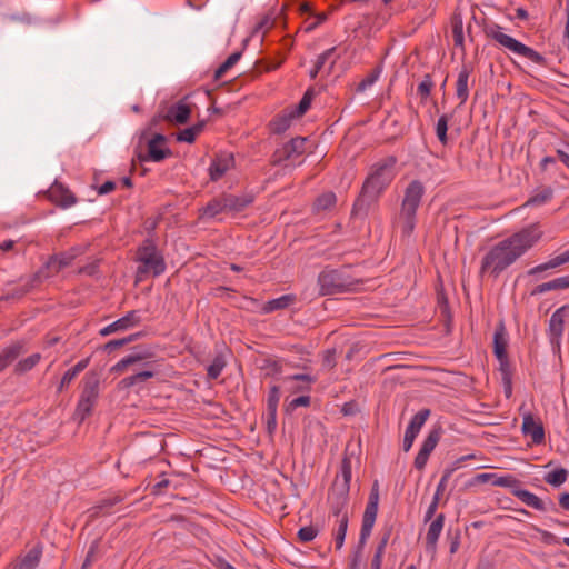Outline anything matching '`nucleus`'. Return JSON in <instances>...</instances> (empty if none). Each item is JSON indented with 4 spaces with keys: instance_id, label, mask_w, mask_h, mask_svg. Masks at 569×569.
<instances>
[{
    "instance_id": "nucleus-54",
    "label": "nucleus",
    "mask_w": 569,
    "mask_h": 569,
    "mask_svg": "<svg viewBox=\"0 0 569 569\" xmlns=\"http://www.w3.org/2000/svg\"><path fill=\"white\" fill-rule=\"evenodd\" d=\"M539 532L541 535V540L547 545H557L560 542V539L549 531L539 530Z\"/></svg>"
},
{
    "instance_id": "nucleus-13",
    "label": "nucleus",
    "mask_w": 569,
    "mask_h": 569,
    "mask_svg": "<svg viewBox=\"0 0 569 569\" xmlns=\"http://www.w3.org/2000/svg\"><path fill=\"white\" fill-rule=\"evenodd\" d=\"M521 430L522 433L530 437L536 445H540L545 441L542 422L529 412L523 415Z\"/></svg>"
},
{
    "instance_id": "nucleus-55",
    "label": "nucleus",
    "mask_w": 569,
    "mask_h": 569,
    "mask_svg": "<svg viewBox=\"0 0 569 569\" xmlns=\"http://www.w3.org/2000/svg\"><path fill=\"white\" fill-rule=\"evenodd\" d=\"M335 51H336V48H330V49L326 50L323 53H321L317 59L316 67L318 69H322L326 61L333 54Z\"/></svg>"
},
{
    "instance_id": "nucleus-1",
    "label": "nucleus",
    "mask_w": 569,
    "mask_h": 569,
    "mask_svg": "<svg viewBox=\"0 0 569 569\" xmlns=\"http://www.w3.org/2000/svg\"><path fill=\"white\" fill-rule=\"evenodd\" d=\"M542 237L538 223H532L498 242L483 256L480 266L481 274L498 277L515 263Z\"/></svg>"
},
{
    "instance_id": "nucleus-42",
    "label": "nucleus",
    "mask_w": 569,
    "mask_h": 569,
    "mask_svg": "<svg viewBox=\"0 0 569 569\" xmlns=\"http://www.w3.org/2000/svg\"><path fill=\"white\" fill-rule=\"evenodd\" d=\"M449 116L442 114L436 124V134L441 143H447V131H448Z\"/></svg>"
},
{
    "instance_id": "nucleus-24",
    "label": "nucleus",
    "mask_w": 569,
    "mask_h": 569,
    "mask_svg": "<svg viewBox=\"0 0 569 569\" xmlns=\"http://www.w3.org/2000/svg\"><path fill=\"white\" fill-rule=\"evenodd\" d=\"M469 76H470V71L467 67H463L458 73V79H457V84H456V94H457V98L460 100L461 104L465 103L469 97V88H468Z\"/></svg>"
},
{
    "instance_id": "nucleus-29",
    "label": "nucleus",
    "mask_w": 569,
    "mask_h": 569,
    "mask_svg": "<svg viewBox=\"0 0 569 569\" xmlns=\"http://www.w3.org/2000/svg\"><path fill=\"white\" fill-rule=\"evenodd\" d=\"M89 363V359L80 360L78 363H76L72 368L67 370L64 375L61 378L59 391H61L64 387L71 383V381L82 371L87 368Z\"/></svg>"
},
{
    "instance_id": "nucleus-25",
    "label": "nucleus",
    "mask_w": 569,
    "mask_h": 569,
    "mask_svg": "<svg viewBox=\"0 0 569 569\" xmlns=\"http://www.w3.org/2000/svg\"><path fill=\"white\" fill-rule=\"evenodd\" d=\"M512 493L528 507H531L536 510L545 509L542 500L538 496L526 489H520L518 487L512 491Z\"/></svg>"
},
{
    "instance_id": "nucleus-43",
    "label": "nucleus",
    "mask_w": 569,
    "mask_h": 569,
    "mask_svg": "<svg viewBox=\"0 0 569 569\" xmlns=\"http://www.w3.org/2000/svg\"><path fill=\"white\" fill-rule=\"evenodd\" d=\"M492 485L502 488H511L513 491L518 488V480L511 475L498 476L495 473Z\"/></svg>"
},
{
    "instance_id": "nucleus-20",
    "label": "nucleus",
    "mask_w": 569,
    "mask_h": 569,
    "mask_svg": "<svg viewBox=\"0 0 569 569\" xmlns=\"http://www.w3.org/2000/svg\"><path fill=\"white\" fill-rule=\"evenodd\" d=\"M146 359L143 353H131L122 358L114 366L111 367V372L122 373L127 369L132 368L134 371L139 365Z\"/></svg>"
},
{
    "instance_id": "nucleus-4",
    "label": "nucleus",
    "mask_w": 569,
    "mask_h": 569,
    "mask_svg": "<svg viewBox=\"0 0 569 569\" xmlns=\"http://www.w3.org/2000/svg\"><path fill=\"white\" fill-rule=\"evenodd\" d=\"M486 33L490 39L495 40L500 47H502L506 50H509L510 52L517 56L527 58L528 60L538 64H542L545 62V58L539 52L521 43L513 37L505 33L503 28L498 24L488 27L486 29Z\"/></svg>"
},
{
    "instance_id": "nucleus-22",
    "label": "nucleus",
    "mask_w": 569,
    "mask_h": 569,
    "mask_svg": "<svg viewBox=\"0 0 569 569\" xmlns=\"http://www.w3.org/2000/svg\"><path fill=\"white\" fill-rule=\"evenodd\" d=\"M443 523H445V516L442 513L438 515L437 518L433 521H431V523L428 528L427 536H426V542H427L428 548H430L432 550L436 548L438 539L443 529Z\"/></svg>"
},
{
    "instance_id": "nucleus-11",
    "label": "nucleus",
    "mask_w": 569,
    "mask_h": 569,
    "mask_svg": "<svg viewBox=\"0 0 569 569\" xmlns=\"http://www.w3.org/2000/svg\"><path fill=\"white\" fill-rule=\"evenodd\" d=\"M569 313V306H562L558 308L550 317L549 320V333L550 341L553 346L560 347L562 333H563V323L565 318Z\"/></svg>"
},
{
    "instance_id": "nucleus-33",
    "label": "nucleus",
    "mask_w": 569,
    "mask_h": 569,
    "mask_svg": "<svg viewBox=\"0 0 569 569\" xmlns=\"http://www.w3.org/2000/svg\"><path fill=\"white\" fill-rule=\"evenodd\" d=\"M203 128V121L198 122L192 127L186 128L178 133L177 140L181 142L192 143L196 140V138L202 132Z\"/></svg>"
},
{
    "instance_id": "nucleus-19",
    "label": "nucleus",
    "mask_w": 569,
    "mask_h": 569,
    "mask_svg": "<svg viewBox=\"0 0 569 569\" xmlns=\"http://www.w3.org/2000/svg\"><path fill=\"white\" fill-rule=\"evenodd\" d=\"M49 194L53 201H57L60 206L64 208H68L76 203L73 194L58 182L51 186V188L49 189Z\"/></svg>"
},
{
    "instance_id": "nucleus-32",
    "label": "nucleus",
    "mask_w": 569,
    "mask_h": 569,
    "mask_svg": "<svg viewBox=\"0 0 569 569\" xmlns=\"http://www.w3.org/2000/svg\"><path fill=\"white\" fill-rule=\"evenodd\" d=\"M21 352V345L13 343L0 353V371L7 368Z\"/></svg>"
},
{
    "instance_id": "nucleus-61",
    "label": "nucleus",
    "mask_w": 569,
    "mask_h": 569,
    "mask_svg": "<svg viewBox=\"0 0 569 569\" xmlns=\"http://www.w3.org/2000/svg\"><path fill=\"white\" fill-rule=\"evenodd\" d=\"M559 505L562 509L569 511V493L560 495Z\"/></svg>"
},
{
    "instance_id": "nucleus-10",
    "label": "nucleus",
    "mask_w": 569,
    "mask_h": 569,
    "mask_svg": "<svg viewBox=\"0 0 569 569\" xmlns=\"http://www.w3.org/2000/svg\"><path fill=\"white\" fill-rule=\"evenodd\" d=\"M320 293L323 296L342 291L346 283L337 270H323L318 277Z\"/></svg>"
},
{
    "instance_id": "nucleus-52",
    "label": "nucleus",
    "mask_w": 569,
    "mask_h": 569,
    "mask_svg": "<svg viewBox=\"0 0 569 569\" xmlns=\"http://www.w3.org/2000/svg\"><path fill=\"white\" fill-rule=\"evenodd\" d=\"M310 403V397L308 396H300L295 399H292L289 403V408L295 410L299 407H307Z\"/></svg>"
},
{
    "instance_id": "nucleus-28",
    "label": "nucleus",
    "mask_w": 569,
    "mask_h": 569,
    "mask_svg": "<svg viewBox=\"0 0 569 569\" xmlns=\"http://www.w3.org/2000/svg\"><path fill=\"white\" fill-rule=\"evenodd\" d=\"M305 146H306V139L305 138H300V137H297V138H293L291 139L289 142H287L282 149H281V153L290 159L292 158L293 156L296 154H301L303 153L305 151Z\"/></svg>"
},
{
    "instance_id": "nucleus-50",
    "label": "nucleus",
    "mask_w": 569,
    "mask_h": 569,
    "mask_svg": "<svg viewBox=\"0 0 569 569\" xmlns=\"http://www.w3.org/2000/svg\"><path fill=\"white\" fill-rule=\"evenodd\" d=\"M310 103H311V99L308 96V93H306L303 96V98L300 100V102L298 103V106L292 107L290 109L297 116V118H299L309 109Z\"/></svg>"
},
{
    "instance_id": "nucleus-6",
    "label": "nucleus",
    "mask_w": 569,
    "mask_h": 569,
    "mask_svg": "<svg viewBox=\"0 0 569 569\" xmlns=\"http://www.w3.org/2000/svg\"><path fill=\"white\" fill-rule=\"evenodd\" d=\"M81 252V248L74 247L69 251L51 257L46 266L39 271V277L48 278L58 273L61 269L69 266Z\"/></svg>"
},
{
    "instance_id": "nucleus-46",
    "label": "nucleus",
    "mask_w": 569,
    "mask_h": 569,
    "mask_svg": "<svg viewBox=\"0 0 569 569\" xmlns=\"http://www.w3.org/2000/svg\"><path fill=\"white\" fill-rule=\"evenodd\" d=\"M432 87L433 82L430 76H426L417 88L418 94L421 97V100H426L429 97Z\"/></svg>"
},
{
    "instance_id": "nucleus-36",
    "label": "nucleus",
    "mask_w": 569,
    "mask_h": 569,
    "mask_svg": "<svg viewBox=\"0 0 569 569\" xmlns=\"http://www.w3.org/2000/svg\"><path fill=\"white\" fill-rule=\"evenodd\" d=\"M226 200L224 196L220 199H214L210 201L202 210V216L206 218H213L221 212H226Z\"/></svg>"
},
{
    "instance_id": "nucleus-56",
    "label": "nucleus",
    "mask_w": 569,
    "mask_h": 569,
    "mask_svg": "<svg viewBox=\"0 0 569 569\" xmlns=\"http://www.w3.org/2000/svg\"><path fill=\"white\" fill-rule=\"evenodd\" d=\"M452 31H453V36H455V43L457 46H462V43H463V33H462V24H461V22H459V23L456 22L453 24Z\"/></svg>"
},
{
    "instance_id": "nucleus-59",
    "label": "nucleus",
    "mask_w": 569,
    "mask_h": 569,
    "mask_svg": "<svg viewBox=\"0 0 569 569\" xmlns=\"http://www.w3.org/2000/svg\"><path fill=\"white\" fill-rule=\"evenodd\" d=\"M116 184L112 181H107L103 184L100 186L98 192L99 194H107L111 192L114 189Z\"/></svg>"
},
{
    "instance_id": "nucleus-27",
    "label": "nucleus",
    "mask_w": 569,
    "mask_h": 569,
    "mask_svg": "<svg viewBox=\"0 0 569 569\" xmlns=\"http://www.w3.org/2000/svg\"><path fill=\"white\" fill-rule=\"evenodd\" d=\"M41 558V550L38 547L29 550L17 563L16 569H36Z\"/></svg>"
},
{
    "instance_id": "nucleus-53",
    "label": "nucleus",
    "mask_w": 569,
    "mask_h": 569,
    "mask_svg": "<svg viewBox=\"0 0 569 569\" xmlns=\"http://www.w3.org/2000/svg\"><path fill=\"white\" fill-rule=\"evenodd\" d=\"M438 503H439L438 495H435L431 503L429 505V507L426 511V515H425L426 521H429L432 519V517L435 516V513L437 511Z\"/></svg>"
},
{
    "instance_id": "nucleus-41",
    "label": "nucleus",
    "mask_w": 569,
    "mask_h": 569,
    "mask_svg": "<svg viewBox=\"0 0 569 569\" xmlns=\"http://www.w3.org/2000/svg\"><path fill=\"white\" fill-rule=\"evenodd\" d=\"M280 400V390L277 386H273L268 395V410L274 423L277 407Z\"/></svg>"
},
{
    "instance_id": "nucleus-21",
    "label": "nucleus",
    "mask_w": 569,
    "mask_h": 569,
    "mask_svg": "<svg viewBox=\"0 0 569 569\" xmlns=\"http://www.w3.org/2000/svg\"><path fill=\"white\" fill-rule=\"evenodd\" d=\"M296 119H298L297 116L291 111L290 108H288L271 121V130L274 133H282L291 126L292 121Z\"/></svg>"
},
{
    "instance_id": "nucleus-44",
    "label": "nucleus",
    "mask_w": 569,
    "mask_h": 569,
    "mask_svg": "<svg viewBox=\"0 0 569 569\" xmlns=\"http://www.w3.org/2000/svg\"><path fill=\"white\" fill-rule=\"evenodd\" d=\"M440 439V435L438 431H431L428 437L423 440L420 451L430 456V453L436 448L438 441Z\"/></svg>"
},
{
    "instance_id": "nucleus-39",
    "label": "nucleus",
    "mask_w": 569,
    "mask_h": 569,
    "mask_svg": "<svg viewBox=\"0 0 569 569\" xmlns=\"http://www.w3.org/2000/svg\"><path fill=\"white\" fill-rule=\"evenodd\" d=\"M559 289H566V282H565L563 277L556 278L551 281L543 282V283L539 284L536 288L535 292L536 293H545L547 291L559 290Z\"/></svg>"
},
{
    "instance_id": "nucleus-30",
    "label": "nucleus",
    "mask_w": 569,
    "mask_h": 569,
    "mask_svg": "<svg viewBox=\"0 0 569 569\" xmlns=\"http://www.w3.org/2000/svg\"><path fill=\"white\" fill-rule=\"evenodd\" d=\"M293 301H295V296L283 295L279 298H276V299H272V300H269L268 302H266L262 310H263V312L269 313V312H272L276 310L284 309V308L289 307Z\"/></svg>"
},
{
    "instance_id": "nucleus-15",
    "label": "nucleus",
    "mask_w": 569,
    "mask_h": 569,
    "mask_svg": "<svg viewBox=\"0 0 569 569\" xmlns=\"http://www.w3.org/2000/svg\"><path fill=\"white\" fill-rule=\"evenodd\" d=\"M234 166L232 153L222 152L218 154L211 162L209 168L210 178L213 181L221 179Z\"/></svg>"
},
{
    "instance_id": "nucleus-49",
    "label": "nucleus",
    "mask_w": 569,
    "mask_h": 569,
    "mask_svg": "<svg viewBox=\"0 0 569 569\" xmlns=\"http://www.w3.org/2000/svg\"><path fill=\"white\" fill-rule=\"evenodd\" d=\"M39 360H40L39 353L31 355L30 357L21 360L18 363V369L20 371H28V370L32 369L39 362Z\"/></svg>"
},
{
    "instance_id": "nucleus-12",
    "label": "nucleus",
    "mask_w": 569,
    "mask_h": 569,
    "mask_svg": "<svg viewBox=\"0 0 569 569\" xmlns=\"http://www.w3.org/2000/svg\"><path fill=\"white\" fill-rule=\"evenodd\" d=\"M430 411L428 409L420 410L410 420L403 438V450L409 451L415 442L416 437L420 432L422 426L427 421Z\"/></svg>"
},
{
    "instance_id": "nucleus-40",
    "label": "nucleus",
    "mask_w": 569,
    "mask_h": 569,
    "mask_svg": "<svg viewBox=\"0 0 569 569\" xmlns=\"http://www.w3.org/2000/svg\"><path fill=\"white\" fill-rule=\"evenodd\" d=\"M348 528V518L343 515L339 519V525L335 533V545L337 549H340L343 546L346 533Z\"/></svg>"
},
{
    "instance_id": "nucleus-45",
    "label": "nucleus",
    "mask_w": 569,
    "mask_h": 569,
    "mask_svg": "<svg viewBox=\"0 0 569 569\" xmlns=\"http://www.w3.org/2000/svg\"><path fill=\"white\" fill-rule=\"evenodd\" d=\"M240 59V53L234 52L230 54L227 60L217 69L216 77H222L231 67H233Z\"/></svg>"
},
{
    "instance_id": "nucleus-51",
    "label": "nucleus",
    "mask_w": 569,
    "mask_h": 569,
    "mask_svg": "<svg viewBox=\"0 0 569 569\" xmlns=\"http://www.w3.org/2000/svg\"><path fill=\"white\" fill-rule=\"evenodd\" d=\"M134 338H136V336H129V337L123 338V339L111 340V341L106 343L104 349L108 350V351H112V350H114L117 348H120V347L124 346L126 343H129V342L133 341Z\"/></svg>"
},
{
    "instance_id": "nucleus-7",
    "label": "nucleus",
    "mask_w": 569,
    "mask_h": 569,
    "mask_svg": "<svg viewBox=\"0 0 569 569\" xmlns=\"http://www.w3.org/2000/svg\"><path fill=\"white\" fill-rule=\"evenodd\" d=\"M141 322V313L138 310H131L123 317L100 329L99 335L107 337L112 333L123 332L137 327Z\"/></svg>"
},
{
    "instance_id": "nucleus-34",
    "label": "nucleus",
    "mask_w": 569,
    "mask_h": 569,
    "mask_svg": "<svg viewBox=\"0 0 569 569\" xmlns=\"http://www.w3.org/2000/svg\"><path fill=\"white\" fill-rule=\"evenodd\" d=\"M545 481L553 487H560L568 479V471L565 468H556L547 472L543 477Z\"/></svg>"
},
{
    "instance_id": "nucleus-58",
    "label": "nucleus",
    "mask_w": 569,
    "mask_h": 569,
    "mask_svg": "<svg viewBox=\"0 0 569 569\" xmlns=\"http://www.w3.org/2000/svg\"><path fill=\"white\" fill-rule=\"evenodd\" d=\"M377 80V76H369L363 79L359 84V90L363 91L367 88L371 87Z\"/></svg>"
},
{
    "instance_id": "nucleus-26",
    "label": "nucleus",
    "mask_w": 569,
    "mask_h": 569,
    "mask_svg": "<svg viewBox=\"0 0 569 569\" xmlns=\"http://www.w3.org/2000/svg\"><path fill=\"white\" fill-rule=\"evenodd\" d=\"M568 262H569V250L562 252L559 256L553 257L552 259H550L549 261H547L545 263L533 267L532 269L529 270V274H536V273H539V272H542V271H546L549 269H555V268L562 266L565 263H568Z\"/></svg>"
},
{
    "instance_id": "nucleus-62",
    "label": "nucleus",
    "mask_w": 569,
    "mask_h": 569,
    "mask_svg": "<svg viewBox=\"0 0 569 569\" xmlns=\"http://www.w3.org/2000/svg\"><path fill=\"white\" fill-rule=\"evenodd\" d=\"M291 380H303L309 383L313 381V379L309 375H295L288 379V381H291Z\"/></svg>"
},
{
    "instance_id": "nucleus-23",
    "label": "nucleus",
    "mask_w": 569,
    "mask_h": 569,
    "mask_svg": "<svg viewBox=\"0 0 569 569\" xmlns=\"http://www.w3.org/2000/svg\"><path fill=\"white\" fill-rule=\"evenodd\" d=\"M227 211L230 212H240L246 209L249 204L252 203L253 197L251 194H242V196H224Z\"/></svg>"
},
{
    "instance_id": "nucleus-47",
    "label": "nucleus",
    "mask_w": 569,
    "mask_h": 569,
    "mask_svg": "<svg viewBox=\"0 0 569 569\" xmlns=\"http://www.w3.org/2000/svg\"><path fill=\"white\" fill-rule=\"evenodd\" d=\"M387 540H382L380 545L377 547L376 553L373 556V559L371 561V569H381L382 563V557L385 553Z\"/></svg>"
},
{
    "instance_id": "nucleus-60",
    "label": "nucleus",
    "mask_w": 569,
    "mask_h": 569,
    "mask_svg": "<svg viewBox=\"0 0 569 569\" xmlns=\"http://www.w3.org/2000/svg\"><path fill=\"white\" fill-rule=\"evenodd\" d=\"M495 473H479L476 476L477 482L486 483V482H493Z\"/></svg>"
},
{
    "instance_id": "nucleus-3",
    "label": "nucleus",
    "mask_w": 569,
    "mask_h": 569,
    "mask_svg": "<svg viewBox=\"0 0 569 569\" xmlns=\"http://www.w3.org/2000/svg\"><path fill=\"white\" fill-rule=\"evenodd\" d=\"M423 193L425 187L418 180L411 181L405 190L400 212L395 220V224L406 236H409L416 227V213Z\"/></svg>"
},
{
    "instance_id": "nucleus-31",
    "label": "nucleus",
    "mask_w": 569,
    "mask_h": 569,
    "mask_svg": "<svg viewBox=\"0 0 569 569\" xmlns=\"http://www.w3.org/2000/svg\"><path fill=\"white\" fill-rule=\"evenodd\" d=\"M226 365H227V360H226L224 352L217 353L216 357L213 358L212 362L209 365V367L207 369L208 378L211 380L217 379L221 375Z\"/></svg>"
},
{
    "instance_id": "nucleus-14",
    "label": "nucleus",
    "mask_w": 569,
    "mask_h": 569,
    "mask_svg": "<svg viewBox=\"0 0 569 569\" xmlns=\"http://www.w3.org/2000/svg\"><path fill=\"white\" fill-rule=\"evenodd\" d=\"M509 337L503 323H499L493 335V352L501 367L508 363L507 347Z\"/></svg>"
},
{
    "instance_id": "nucleus-2",
    "label": "nucleus",
    "mask_w": 569,
    "mask_h": 569,
    "mask_svg": "<svg viewBox=\"0 0 569 569\" xmlns=\"http://www.w3.org/2000/svg\"><path fill=\"white\" fill-rule=\"evenodd\" d=\"M395 158H388L382 162L375 164L367 180L363 183L362 191L353 206V213L361 210L365 206L375 201L378 196L387 188L395 178Z\"/></svg>"
},
{
    "instance_id": "nucleus-64",
    "label": "nucleus",
    "mask_w": 569,
    "mask_h": 569,
    "mask_svg": "<svg viewBox=\"0 0 569 569\" xmlns=\"http://www.w3.org/2000/svg\"><path fill=\"white\" fill-rule=\"evenodd\" d=\"M567 21H566V28H565V36L568 38L569 40V0H567Z\"/></svg>"
},
{
    "instance_id": "nucleus-18",
    "label": "nucleus",
    "mask_w": 569,
    "mask_h": 569,
    "mask_svg": "<svg viewBox=\"0 0 569 569\" xmlns=\"http://www.w3.org/2000/svg\"><path fill=\"white\" fill-rule=\"evenodd\" d=\"M191 113L189 104L184 101H178L172 104L167 112V118L178 124H182L188 121Z\"/></svg>"
},
{
    "instance_id": "nucleus-37",
    "label": "nucleus",
    "mask_w": 569,
    "mask_h": 569,
    "mask_svg": "<svg viewBox=\"0 0 569 569\" xmlns=\"http://www.w3.org/2000/svg\"><path fill=\"white\" fill-rule=\"evenodd\" d=\"M553 190L550 187L537 190L526 202L527 206H541L551 200Z\"/></svg>"
},
{
    "instance_id": "nucleus-38",
    "label": "nucleus",
    "mask_w": 569,
    "mask_h": 569,
    "mask_svg": "<svg viewBox=\"0 0 569 569\" xmlns=\"http://www.w3.org/2000/svg\"><path fill=\"white\" fill-rule=\"evenodd\" d=\"M154 376V371L150 369L139 370L136 373L124 378L122 385L124 387H132L142 383Z\"/></svg>"
},
{
    "instance_id": "nucleus-17",
    "label": "nucleus",
    "mask_w": 569,
    "mask_h": 569,
    "mask_svg": "<svg viewBox=\"0 0 569 569\" xmlns=\"http://www.w3.org/2000/svg\"><path fill=\"white\" fill-rule=\"evenodd\" d=\"M168 154H170V150L166 146V138L162 134H156L148 142V156L146 160H151L154 162H159L163 160Z\"/></svg>"
},
{
    "instance_id": "nucleus-35",
    "label": "nucleus",
    "mask_w": 569,
    "mask_h": 569,
    "mask_svg": "<svg viewBox=\"0 0 569 569\" xmlns=\"http://www.w3.org/2000/svg\"><path fill=\"white\" fill-rule=\"evenodd\" d=\"M336 201V194L331 191H328L316 199L313 207L317 212L328 211L335 207Z\"/></svg>"
},
{
    "instance_id": "nucleus-48",
    "label": "nucleus",
    "mask_w": 569,
    "mask_h": 569,
    "mask_svg": "<svg viewBox=\"0 0 569 569\" xmlns=\"http://www.w3.org/2000/svg\"><path fill=\"white\" fill-rule=\"evenodd\" d=\"M298 537L303 542L312 541L317 537V529L312 526L302 527L298 531Z\"/></svg>"
},
{
    "instance_id": "nucleus-63",
    "label": "nucleus",
    "mask_w": 569,
    "mask_h": 569,
    "mask_svg": "<svg viewBox=\"0 0 569 569\" xmlns=\"http://www.w3.org/2000/svg\"><path fill=\"white\" fill-rule=\"evenodd\" d=\"M558 156L561 162L569 169V154L566 153L565 151L559 150Z\"/></svg>"
},
{
    "instance_id": "nucleus-9",
    "label": "nucleus",
    "mask_w": 569,
    "mask_h": 569,
    "mask_svg": "<svg viewBox=\"0 0 569 569\" xmlns=\"http://www.w3.org/2000/svg\"><path fill=\"white\" fill-rule=\"evenodd\" d=\"M378 505H379V495L378 491H372L369 496L368 503L365 509L362 526L360 532V539L362 541L367 540L371 535L372 528L376 522L377 513H378Z\"/></svg>"
},
{
    "instance_id": "nucleus-5",
    "label": "nucleus",
    "mask_w": 569,
    "mask_h": 569,
    "mask_svg": "<svg viewBox=\"0 0 569 569\" xmlns=\"http://www.w3.org/2000/svg\"><path fill=\"white\" fill-rule=\"evenodd\" d=\"M138 276L141 279L143 274L152 273L159 276L166 270L163 257L158 251L153 241L147 239L138 250Z\"/></svg>"
},
{
    "instance_id": "nucleus-57",
    "label": "nucleus",
    "mask_w": 569,
    "mask_h": 569,
    "mask_svg": "<svg viewBox=\"0 0 569 569\" xmlns=\"http://www.w3.org/2000/svg\"><path fill=\"white\" fill-rule=\"evenodd\" d=\"M428 459H429V455H427L425 452H421L419 450V452H418V455H417V457L415 459V467L417 469H423L425 466L427 465Z\"/></svg>"
},
{
    "instance_id": "nucleus-16",
    "label": "nucleus",
    "mask_w": 569,
    "mask_h": 569,
    "mask_svg": "<svg viewBox=\"0 0 569 569\" xmlns=\"http://www.w3.org/2000/svg\"><path fill=\"white\" fill-rule=\"evenodd\" d=\"M351 480V465L347 459L343 460L341 465L340 473L336 476L332 486V492L339 496L341 499L346 500L347 495L350 488Z\"/></svg>"
},
{
    "instance_id": "nucleus-8",
    "label": "nucleus",
    "mask_w": 569,
    "mask_h": 569,
    "mask_svg": "<svg viewBox=\"0 0 569 569\" xmlns=\"http://www.w3.org/2000/svg\"><path fill=\"white\" fill-rule=\"evenodd\" d=\"M98 397V386L96 382L87 383L83 388L79 402L77 405V409L74 412L76 419L80 422L86 419V417L91 412L96 399Z\"/></svg>"
}]
</instances>
